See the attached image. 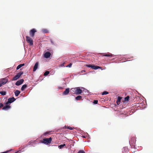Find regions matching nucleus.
<instances>
[{"mask_svg": "<svg viewBox=\"0 0 153 153\" xmlns=\"http://www.w3.org/2000/svg\"><path fill=\"white\" fill-rule=\"evenodd\" d=\"M49 132H45V133H44V135H45V136H46V135L48 134H49Z\"/></svg>", "mask_w": 153, "mask_h": 153, "instance_id": "nucleus-35", "label": "nucleus"}, {"mask_svg": "<svg viewBox=\"0 0 153 153\" xmlns=\"http://www.w3.org/2000/svg\"><path fill=\"white\" fill-rule=\"evenodd\" d=\"M108 94V92L106 91H104V92H103L102 93V95H104L107 94Z\"/></svg>", "mask_w": 153, "mask_h": 153, "instance_id": "nucleus-26", "label": "nucleus"}, {"mask_svg": "<svg viewBox=\"0 0 153 153\" xmlns=\"http://www.w3.org/2000/svg\"><path fill=\"white\" fill-rule=\"evenodd\" d=\"M69 92V88H67L63 92V94L64 95H67L68 94Z\"/></svg>", "mask_w": 153, "mask_h": 153, "instance_id": "nucleus-14", "label": "nucleus"}, {"mask_svg": "<svg viewBox=\"0 0 153 153\" xmlns=\"http://www.w3.org/2000/svg\"><path fill=\"white\" fill-rule=\"evenodd\" d=\"M85 66L89 68H91L92 69L95 70L101 68L100 66L97 65H85Z\"/></svg>", "mask_w": 153, "mask_h": 153, "instance_id": "nucleus-4", "label": "nucleus"}, {"mask_svg": "<svg viewBox=\"0 0 153 153\" xmlns=\"http://www.w3.org/2000/svg\"><path fill=\"white\" fill-rule=\"evenodd\" d=\"M131 100V97L129 96H128L125 97V104L129 102Z\"/></svg>", "mask_w": 153, "mask_h": 153, "instance_id": "nucleus-10", "label": "nucleus"}, {"mask_svg": "<svg viewBox=\"0 0 153 153\" xmlns=\"http://www.w3.org/2000/svg\"><path fill=\"white\" fill-rule=\"evenodd\" d=\"M136 138L135 137H133L129 141L130 145L133 148H135L136 146Z\"/></svg>", "mask_w": 153, "mask_h": 153, "instance_id": "nucleus-1", "label": "nucleus"}, {"mask_svg": "<svg viewBox=\"0 0 153 153\" xmlns=\"http://www.w3.org/2000/svg\"><path fill=\"white\" fill-rule=\"evenodd\" d=\"M63 147L67 148V146L65 144H62L58 146V148L60 149H62Z\"/></svg>", "mask_w": 153, "mask_h": 153, "instance_id": "nucleus-17", "label": "nucleus"}, {"mask_svg": "<svg viewBox=\"0 0 153 153\" xmlns=\"http://www.w3.org/2000/svg\"><path fill=\"white\" fill-rule=\"evenodd\" d=\"M26 40L27 43H29L30 45H33V40L30 37L27 36H26Z\"/></svg>", "mask_w": 153, "mask_h": 153, "instance_id": "nucleus-5", "label": "nucleus"}, {"mask_svg": "<svg viewBox=\"0 0 153 153\" xmlns=\"http://www.w3.org/2000/svg\"><path fill=\"white\" fill-rule=\"evenodd\" d=\"M4 105L2 103H0V108L3 107Z\"/></svg>", "mask_w": 153, "mask_h": 153, "instance_id": "nucleus-34", "label": "nucleus"}, {"mask_svg": "<svg viewBox=\"0 0 153 153\" xmlns=\"http://www.w3.org/2000/svg\"><path fill=\"white\" fill-rule=\"evenodd\" d=\"M85 72V70H82L79 72V74H82L84 72Z\"/></svg>", "mask_w": 153, "mask_h": 153, "instance_id": "nucleus-33", "label": "nucleus"}, {"mask_svg": "<svg viewBox=\"0 0 153 153\" xmlns=\"http://www.w3.org/2000/svg\"><path fill=\"white\" fill-rule=\"evenodd\" d=\"M25 65V64H21L18 65L16 68V69L17 70L19 69L20 68Z\"/></svg>", "mask_w": 153, "mask_h": 153, "instance_id": "nucleus-21", "label": "nucleus"}, {"mask_svg": "<svg viewBox=\"0 0 153 153\" xmlns=\"http://www.w3.org/2000/svg\"><path fill=\"white\" fill-rule=\"evenodd\" d=\"M121 99L122 97H121L119 96L118 97V99L116 101V102L117 105H119L120 104V102Z\"/></svg>", "mask_w": 153, "mask_h": 153, "instance_id": "nucleus-18", "label": "nucleus"}, {"mask_svg": "<svg viewBox=\"0 0 153 153\" xmlns=\"http://www.w3.org/2000/svg\"><path fill=\"white\" fill-rule=\"evenodd\" d=\"M36 32V30L35 29H33L30 30V34L31 37H33L35 35V33Z\"/></svg>", "mask_w": 153, "mask_h": 153, "instance_id": "nucleus-8", "label": "nucleus"}, {"mask_svg": "<svg viewBox=\"0 0 153 153\" xmlns=\"http://www.w3.org/2000/svg\"><path fill=\"white\" fill-rule=\"evenodd\" d=\"M8 81V79L6 78H2L0 80V82L2 85L5 84Z\"/></svg>", "mask_w": 153, "mask_h": 153, "instance_id": "nucleus-7", "label": "nucleus"}, {"mask_svg": "<svg viewBox=\"0 0 153 153\" xmlns=\"http://www.w3.org/2000/svg\"><path fill=\"white\" fill-rule=\"evenodd\" d=\"M52 138L50 137L49 138H44L42 141V143L45 144H48L51 143Z\"/></svg>", "mask_w": 153, "mask_h": 153, "instance_id": "nucleus-2", "label": "nucleus"}, {"mask_svg": "<svg viewBox=\"0 0 153 153\" xmlns=\"http://www.w3.org/2000/svg\"><path fill=\"white\" fill-rule=\"evenodd\" d=\"M24 81V80L23 79H21L17 81L15 85L17 86L19 85L22 84L23 82Z\"/></svg>", "mask_w": 153, "mask_h": 153, "instance_id": "nucleus-11", "label": "nucleus"}, {"mask_svg": "<svg viewBox=\"0 0 153 153\" xmlns=\"http://www.w3.org/2000/svg\"><path fill=\"white\" fill-rule=\"evenodd\" d=\"M9 152V151H6V152H1V153H7V152Z\"/></svg>", "mask_w": 153, "mask_h": 153, "instance_id": "nucleus-36", "label": "nucleus"}, {"mask_svg": "<svg viewBox=\"0 0 153 153\" xmlns=\"http://www.w3.org/2000/svg\"><path fill=\"white\" fill-rule=\"evenodd\" d=\"M16 100L14 97L9 98L8 99L7 102L6 103V104L8 105L9 103H10Z\"/></svg>", "mask_w": 153, "mask_h": 153, "instance_id": "nucleus-9", "label": "nucleus"}, {"mask_svg": "<svg viewBox=\"0 0 153 153\" xmlns=\"http://www.w3.org/2000/svg\"><path fill=\"white\" fill-rule=\"evenodd\" d=\"M20 91L18 90H16V91L15 92V96L16 97H17L18 96L19 94H20Z\"/></svg>", "mask_w": 153, "mask_h": 153, "instance_id": "nucleus-20", "label": "nucleus"}, {"mask_svg": "<svg viewBox=\"0 0 153 153\" xmlns=\"http://www.w3.org/2000/svg\"><path fill=\"white\" fill-rule=\"evenodd\" d=\"M27 85H23L21 88V90L22 91H24L25 90V89L27 88Z\"/></svg>", "mask_w": 153, "mask_h": 153, "instance_id": "nucleus-22", "label": "nucleus"}, {"mask_svg": "<svg viewBox=\"0 0 153 153\" xmlns=\"http://www.w3.org/2000/svg\"><path fill=\"white\" fill-rule=\"evenodd\" d=\"M45 33H48V30L47 29H43L42 30Z\"/></svg>", "mask_w": 153, "mask_h": 153, "instance_id": "nucleus-28", "label": "nucleus"}, {"mask_svg": "<svg viewBox=\"0 0 153 153\" xmlns=\"http://www.w3.org/2000/svg\"><path fill=\"white\" fill-rule=\"evenodd\" d=\"M67 128L71 130H73V128L70 126H67Z\"/></svg>", "mask_w": 153, "mask_h": 153, "instance_id": "nucleus-31", "label": "nucleus"}, {"mask_svg": "<svg viewBox=\"0 0 153 153\" xmlns=\"http://www.w3.org/2000/svg\"><path fill=\"white\" fill-rule=\"evenodd\" d=\"M0 94H1L2 95L4 96L6 95V92L4 91H1L0 92Z\"/></svg>", "mask_w": 153, "mask_h": 153, "instance_id": "nucleus-24", "label": "nucleus"}, {"mask_svg": "<svg viewBox=\"0 0 153 153\" xmlns=\"http://www.w3.org/2000/svg\"><path fill=\"white\" fill-rule=\"evenodd\" d=\"M82 98L81 96L79 95L75 97V99L76 100H81Z\"/></svg>", "mask_w": 153, "mask_h": 153, "instance_id": "nucleus-23", "label": "nucleus"}, {"mask_svg": "<svg viewBox=\"0 0 153 153\" xmlns=\"http://www.w3.org/2000/svg\"><path fill=\"white\" fill-rule=\"evenodd\" d=\"M23 73V72L22 71H21L18 73L12 79V80H16L19 79Z\"/></svg>", "mask_w": 153, "mask_h": 153, "instance_id": "nucleus-3", "label": "nucleus"}, {"mask_svg": "<svg viewBox=\"0 0 153 153\" xmlns=\"http://www.w3.org/2000/svg\"><path fill=\"white\" fill-rule=\"evenodd\" d=\"M65 64V63H64H64H63L61 65V66L62 67L64 66V65Z\"/></svg>", "mask_w": 153, "mask_h": 153, "instance_id": "nucleus-38", "label": "nucleus"}, {"mask_svg": "<svg viewBox=\"0 0 153 153\" xmlns=\"http://www.w3.org/2000/svg\"><path fill=\"white\" fill-rule=\"evenodd\" d=\"M76 88H72L71 89V92L74 94H75L76 93Z\"/></svg>", "mask_w": 153, "mask_h": 153, "instance_id": "nucleus-19", "label": "nucleus"}, {"mask_svg": "<svg viewBox=\"0 0 153 153\" xmlns=\"http://www.w3.org/2000/svg\"><path fill=\"white\" fill-rule=\"evenodd\" d=\"M39 63L38 62H37L35 63V65L33 68V71H35L37 69V68L38 66Z\"/></svg>", "mask_w": 153, "mask_h": 153, "instance_id": "nucleus-15", "label": "nucleus"}, {"mask_svg": "<svg viewBox=\"0 0 153 153\" xmlns=\"http://www.w3.org/2000/svg\"><path fill=\"white\" fill-rule=\"evenodd\" d=\"M102 55L103 56L108 57H112L113 56V55L112 54L110 53H103Z\"/></svg>", "mask_w": 153, "mask_h": 153, "instance_id": "nucleus-13", "label": "nucleus"}, {"mask_svg": "<svg viewBox=\"0 0 153 153\" xmlns=\"http://www.w3.org/2000/svg\"><path fill=\"white\" fill-rule=\"evenodd\" d=\"M50 73V72L49 71H47L45 72L44 73V75L45 76H46L48 75Z\"/></svg>", "mask_w": 153, "mask_h": 153, "instance_id": "nucleus-25", "label": "nucleus"}, {"mask_svg": "<svg viewBox=\"0 0 153 153\" xmlns=\"http://www.w3.org/2000/svg\"><path fill=\"white\" fill-rule=\"evenodd\" d=\"M82 92V89H81L80 87L76 88V91L75 94L77 95L80 94Z\"/></svg>", "mask_w": 153, "mask_h": 153, "instance_id": "nucleus-6", "label": "nucleus"}, {"mask_svg": "<svg viewBox=\"0 0 153 153\" xmlns=\"http://www.w3.org/2000/svg\"><path fill=\"white\" fill-rule=\"evenodd\" d=\"M129 151V149L128 147L125 146V151L128 152Z\"/></svg>", "mask_w": 153, "mask_h": 153, "instance_id": "nucleus-27", "label": "nucleus"}, {"mask_svg": "<svg viewBox=\"0 0 153 153\" xmlns=\"http://www.w3.org/2000/svg\"><path fill=\"white\" fill-rule=\"evenodd\" d=\"M77 153H85V152L83 150H80Z\"/></svg>", "mask_w": 153, "mask_h": 153, "instance_id": "nucleus-29", "label": "nucleus"}, {"mask_svg": "<svg viewBox=\"0 0 153 153\" xmlns=\"http://www.w3.org/2000/svg\"><path fill=\"white\" fill-rule=\"evenodd\" d=\"M72 65V63H70V64H69V65H67L66 67H69V68H70L71 67V66Z\"/></svg>", "mask_w": 153, "mask_h": 153, "instance_id": "nucleus-30", "label": "nucleus"}, {"mask_svg": "<svg viewBox=\"0 0 153 153\" xmlns=\"http://www.w3.org/2000/svg\"><path fill=\"white\" fill-rule=\"evenodd\" d=\"M126 59H125V62H126Z\"/></svg>", "mask_w": 153, "mask_h": 153, "instance_id": "nucleus-39", "label": "nucleus"}, {"mask_svg": "<svg viewBox=\"0 0 153 153\" xmlns=\"http://www.w3.org/2000/svg\"><path fill=\"white\" fill-rule=\"evenodd\" d=\"M98 101L97 100H94L93 102L95 104H97V103Z\"/></svg>", "mask_w": 153, "mask_h": 153, "instance_id": "nucleus-32", "label": "nucleus"}, {"mask_svg": "<svg viewBox=\"0 0 153 153\" xmlns=\"http://www.w3.org/2000/svg\"><path fill=\"white\" fill-rule=\"evenodd\" d=\"M51 56V53L49 52H47L44 54V57L46 58H49Z\"/></svg>", "mask_w": 153, "mask_h": 153, "instance_id": "nucleus-12", "label": "nucleus"}, {"mask_svg": "<svg viewBox=\"0 0 153 153\" xmlns=\"http://www.w3.org/2000/svg\"><path fill=\"white\" fill-rule=\"evenodd\" d=\"M10 108V105L6 104V105L4 106L2 109L3 110H7Z\"/></svg>", "mask_w": 153, "mask_h": 153, "instance_id": "nucleus-16", "label": "nucleus"}, {"mask_svg": "<svg viewBox=\"0 0 153 153\" xmlns=\"http://www.w3.org/2000/svg\"><path fill=\"white\" fill-rule=\"evenodd\" d=\"M32 143H33V142H32V141H30L29 143H28V144H29V145H30Z\"/></svg>", "mask_w": 153, "mask_h": 153, "instance_id": "nucleus-37", "label": "nucleus"}]
</instances>
